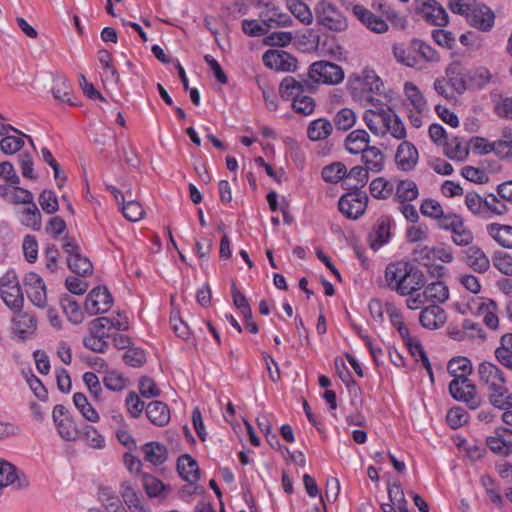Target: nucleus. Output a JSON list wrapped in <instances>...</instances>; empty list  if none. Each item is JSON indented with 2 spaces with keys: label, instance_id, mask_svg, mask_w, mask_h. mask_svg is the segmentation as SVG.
I'll return each mask as SVG.
<instances>
[{
  "label": "nucleus",
  "instance_id": "nucleus-1",
  "mask_svg": "<svg viewBox=\"0 0 512 512\" xmlns=\"http://www.w3.org/2000/svg\"><path fill=\"white\" fill-rule=\"evenodd\" d=\"M367 101L371 108L364 112L363 121L369 130L376 136L390 134L398 140H404L407 136L406 128L395 111L374 96H369Z\"/></svg>",
  "mask_w": 512,
  "mask_h": 512
},
{
  "label": "nucleus",
  "instance_id": "nucleus-2",
  "mask_svg": "<svg viewBox=\"0 0 512 512\" xmlns=\"http://www.w3.org/2000/svg\"><path fill=\"white\" fill-rule=\"evenodd\" d=\"M479 383L485 389L489 403L497 409L512 408V393L506 386L503 371L493 362L483 361L477 367Z\"/></svg>",
  "mask_w": 512,
  "mask_h": 512
},
{
  "label": "nucleus",
  "instance_id": "nucleus-3",
  "mask_svg": "<svg viewBox=\"0 0 512 512\" xmlns=\"http://www.w3.org/2000/svg\"><path fill=\"white\" fill-rule=\"evenodd\" d=\"M317 23L331 31L342 32L348 27L344 14L330 1L321 0L315 6Z\"/></svg>",
  "mask_w": 512,
  "mask_h": 512
},
{
  "label": "nucleus",
  "instance_id": "nucleus-4",
  "mask_svg": "<svg viewBox=\"0 0 512 512\" xmlns=\"http://www.w3.org/2000/svg\"><path fill=\"white\" fill-rule=\"evenodd\" d=\"M308 76L316 84L336 85L343 81L344 71L341 66L322 60L310 65Z\"/></svg>",
  "mask_w": 512,
  "mask_h": 512
},
{
  "label": "nucleus",
  "instance_id": "nucleus-5",
  "mask_svg": "<svg viewBox=\"0 0 512 512\" xmlns=\"http://www.w3.org/2000/svg\"><path fill=\"white\" fill-rule=\"evenodd\" d=\"M449 392L455 400L466 403L470 409H476L481 404L476 386L469 378L453 379L449 383Z\"/></svg>",
  "mask_w": 512,
  "mask_h": 512
},
{
  "label": "nucleus",
  "instance_id": "nucleus-6",
  "mask_svg": "<svg viewBox=\"0 0 512 512\" xmlns=\"http://www.w3.org/2000/svg\"><path fill=\"white\" fill-rule=\"evenodd\" d=\"M0 296L12 310L19 311L23 306V293L14 272H7L0 280Z\"/></svg>",
  "mask_w": 512,
  "mask_h": 512
},
{
  "label": "nucleus",
  "instance_id": "nucleus-7",
  "mask_svg": "<svg viewBox=\"0 0 512 512\" xmlns=\"http://www.w3.org/2000/svg\"><path fill=\"white\" fill-rule=\"evenodd\" d=\"M367 203V194L361 190H354L339 199L338 207L347 218L356 220L364 214Z\"/></svg>",
  "mask_w": 512,
  "mask_h": 512
},
{
  "label": "nucleus",
  "instance_id": "nucleus-8",
  "mask_svg": "<svg viewBox=\"0 0 512 512\" xmlns=\"http://www.w3.org/2000/svg\"><path fill=\"white\" fill-rule=\"evenodd\" d=\"M353 91L369 96L378 95L383 89V82L374 70L364 69L361 74L350 80Z\"/></svg>",
  "mask_w": 512,
  "mask_h": 512
},
{
  "label": "nucleus",
  "instance_id": "nucleus-9",
  "mask_svg": "<svg viewBox=\"0 0 512 512\" xmlns=\"http://www.w3.org/2000/svg\"><path fill=\"white\" fill-rule=\"evenodd\" d=\"M113 304V298L106 287L93 288L86 297L85 310L91 316L107 312Z\"/></svg>",
  "mask_w": 512,
  "mask_h": 512
},
{
  "label": "nucleus",
  "instance_id": "nucleus-10",
  "mask_svg": "<svg viewBox=\"0 0 512 512\" xmlns=\"http://www.w3.org/2000/svg\"><path fill=\"white\" fill-rule=\"evenodd\" d=\"M417 13L427 23L444 27L449 22V16L445 8L436 0H423L417 7Z\"/></svg>",
  "mask_w": 512,
  "mask_h": 512
},
{
  "label": "nucleus",
  "instance_id": "nucleus-11",
  "mask_svg": "<svg viewBox=\"0 0 512 512\" xmlns=\"http://www.w3.org/2000/svg\"><path fill=\"white\" fill-rule=\"evenodd\" d=\"M468 23L483 32H488L494 26V12L485 4L473 3L472 9L466 16Z\"/></svg>",
  "mask_w": 512,
  "mask_h": 512
},
{
  "label": "nucleus",
  "instance_id": "nucleus-12",
  "mask_svg": "<svg viewBox=\"0 0 512 512\" xmlns=\"http://www.w3.org/2000/svg\"><path fill=\"white\" fill-rule=\"evenodd\" d=\"M419 160V153L415 145L409 141H402L396 149L395 163L402 171H412Z\"/></svg>",
  "mask_w": 512,
  "mask_h": 512
},
{
  "label": "nucleus",
  "instance_id": "nucleus-13",
  "mask_svg": "<svg viewBox=\"0 0 512 512\" xmlns=\"http://www.w3.org/2000/svg\"><path fill=\"white\" fill-rule=\"evenodd\" d=\"M262 60L267 67L276 71H294L297 66L296 59L282 50H268Z\"/></svg>",
  "mask_w": 512,
  "mask_h": 512
},
{
  "label": "nucleus",
  "instance_id": "nucleus-14",
  "mask_svg": "<svg viewBox=\"0 0 512 512\" xmlns=\"http://www.w3.org/2000/svg\"><path fill=\"white\" fill-rule=\"evenodd\" d=\"M446 74L451 87L458 94L464 93L467 89H473L468 68L463 67L459 63H453L446 69Z\"/></svg>",
  "mask_w": 512,
  "mask_h": 512
},
{
  "label": "nucleus",
  "instance_id": "nucleus-15",
  "mask_svg": "<svg viewBox=\"0 0 512 512\" xmlns=\"http://www.w3.org/2000/svg\"><path fill=\"white\" fill-rule=\"evenodd\" d=\"M393 55L396 61L407 67L421 70V63L418 59L419 54L417 53L415 40L413 39L409 45L394 44L392 47Z\"/></svg>",
  "mask_w": 512,
  "mask_h": 512
},
{
  "label": "nucleus",
  "instance_id": "nucleus-16",
  "mask_svg": "<svg viewBox=\"0 0 512 512\" xmlns=\"http://www.w3.org/2000/svg\"><path fill=\"white\" fill-rule=\"evenodd\" d=\"M411 264L408 262L390 263L385 269V281L387 286L393 291L399 293L402 290V283L410 270Z\"/></svg>",
  "mask_w": 512,
  "mask_h": 512
},
{
  "label": "nucleus",
  "instance_id": "nucleus-17",
  "mask_svg": "<svg viewBox=\"0 0 512 512\" xmlns=\"http://www.w3.org/2000/svg\"><path fill=\"white\" fill-rule=\"evenodd\" d=\"M310 84L305 80H297L292 76H286L282 79L279 85V94L282 99L293 101L309 90Z\"/></svg>",
  "mask_w": 512,
  "mask_h": 512
},
{
  "label": "nucleus",
  "instance_id": "nucleus-18",
  "mask_svg": "<svg viewBox=\"0 0 512 512\" xmlns=\"http://www.w3.org/2000/svg\"><path fill=\"white\" fill-rule=\"evenodd\" d=\"M465 264L474 272L486 273L491 266L489 257L478 246H469L464 251Z\"/></svg>",
  "mask_w": 512,
  "mask_h": 512
},
{
  "label": "nucleus",
  "instance_id": "nucleus-19",
  "mask_svg": "<svg viewBox=\"0 0 512 512\" xmlns=\"http://www.w3.org/2000/svg\"><path fill=\"white\" fill-rule=\"evenodd\" d=\"M36 328V318L27 312L16 315L12 320L13 334L21 341L30 338Z\"/></svg>",
  "mask_w": 512,
  "mask_h": 512
},
{
  "label": "nucleus",
  "instance_id": "nucleus-20",
  "mask_svg": "<svg viewBox=\"0 0 512 512\" xmlns=\"http://www.w3.org/2000/svg\"><path fill=\"white\" fill-rule=\"evenodd\" d=\"M446 320L447 316L444 309L436 304L425 307L419 315L421 325L430 330L442 327Z\"/></svg>",
  "mask_w": 512,
  "mask_h": 512
},
{
  "label": "nucleus",
  "instance_id": "nucleus-21",
  "mask_svg": "<svg viewBox=\"0 0 512 512\" xmlns=\"http://www.w3.org/2000/svg\"><path fill=\"white\" fill-rule=\"evenodd\" d=\"M261 22L267 26L268 29L276 27H288L292 25L291 17L282 12L277 6L267 4L265 9L260 14Z\"/></svg>",
  "mask_w": 512,
  "mask_h": 512
},
{
  "label": "nucleus",
  "instance_id": "nucleus-22",
  "mask_svg": "<svg viewBox=\"0 0 512 512\" xmlns=\"http://www.w3.org/2000/svg\"><path fill=\"white\" fill-rule=\"evenodd\" d=\"M353 13L368 29L376 33H384L388 30V24L381 17L374 15L362 5H355Z\"/></svg>",
  "mask_w": 512,
  "mask_h": 512
},
{
  "label": "nucleus",
  "instance_id": "nucleus-23",
  "mask_svg": "<svg viewBox=\"0 0 512 512\" xmlns=\"http://www.w3.org/2000/svg\"><path fill=\"white\" fill-rule=\"evenodd\" d=\"M390 221L387 217H380L368 235L370 246L373 250L379 249L390 239Z\"/></svg>",
  "mask_w": 512,
  "mask_h": 512
},
{
  "label": "nucleus",
  "instance_id": "nucleus-24",
  "mask_svg": "<svg viewBox=\"0 0 512 512\" xmlns=\"http://www.w3.org/2000/svg\"><path fill=\"white\" fill-rule=\"evenodd\" d=\"M177 471L184 481L195 484L200 479L199 467L189 454L181 455L177 460Z\"/></svg>",
  "mask_w": 512,
  "mask_h": 512
},
{
  "label": "nucleus",
  "instance_id": "nucleus-25",
  "mask_svg": "<svg viewBox=\"0 0 512 512\" xmlns=\"http://www.w3.org/2000/svg\"><path fill=\"white\" fill-rule=\"evenodd\" d=\"M146 415L150 422L163 427L170 421L169 407L162 401H152L146 406Z\"/></svg>",
  "mask_w": 512,
  "mask_h": 512
},
{
  "label": "nucleus",
  "instance_id": "nucleus-26",
  "mask_svg": "<svg viewBox=\"0 0 512 512\" xmlns=\"http://www.w3.org/2000/svg\"><path fill=\"white\" fill-rule=\"evenodd\" d=\"M369 142V134L363 129H357L348 134L345 140V147L349 153L359 154L370 147Z\"/></svg>",
  "mask_w": 512,
  "mask_h": 512
},
{
  "label": "nucleus",
  "instance_id": "nucleus-27",
  "mask_svg": "<svg viewBox=\"0 0 512 512\" xmlns=\"http://www.w3.org/2000/svg\"><path fill=\"white\" fill-rule=\"evenodd\" d=\"M486 231L500 246L512 249V226L491 223L486 226Z\"/></svg>",
  "mask_w": 512,
  "mask_h": 512
},
{
  "label": "nucleus",
  "instance_id": "nucleus-28",
  "mask_svg": "<svg viewBox=\"0 0 512 512\" xmlns=\"http://www.w3.org/2000/svg\"><path fill=\"white\" fill-rule=\"evenodd\" d=\"M425 283L426 280L424 274L411 265L410 270L402 283V287L405 288H402L403 291L400 290L398 294L401 296L412 295L414 292L423 288Z\"/></svg>",
  "mask_w": 512,
  "mask_h": 512
},
{
  "label": "nucleus",
  "instance_id": "nucleus-29",
  "mask_svg": "<svg viewBox=\"0 0 512 512\" xmlns=\"http://www.w3.org/2000/svg\"><path fill=\"white\" fill-rule=\"evenodd\" d=\"M333 131L332 123L326 118L311 121L307 127V136L311 141L327 139Z\"/></svg>",
  "mask_w": 512,
  "mask_h": 512
},
{
  "label": "nucleus",
  "instance_id": "nucleus-30",
  "mask_svg": "<svg viewBox=\"0 0 512 512\" xmlns=\"http://www.w3.org/2000/svg\"><path fill=\"white\" fill-rule=\"evenodd\" d=\"M120 494L131 512H150V509L142 503L138 494L128 482L121 484Z\"/></svg>",
  "mask_w": 512,
  "mask_h": 512
},
{
  "label": "nucleus",
  "instance_id": "nucleus-31",
  "mask_svg": "<svg viewBox=\"0 0 512 512\" xmlns=\"http://www.w3.org/2000/svg\"><path fill=\"white\" fill-rule=\"evenodd\" d=\"M1 190L4 199L11 204L27 205L34 200V196L29 190L21 188L18 185L2 187Z\"/></svg>",
  "mask_w": 512,
  "mask_h": 512
},
{
  "label": "nucleus",
  "instance_id": "nucleus-32",
  "mask_svg": "<svg viewBox=\"0 0 512 512\" xmlns=\"http://www.w3.org/2000/svg\"><path fill=\"white\" fill-rule=\"evenodd\" d=\"M145 460L153 465H161L168 458L166 447L158 442H149L142 446Z\"/></svg>",
  "mask_w": 512,
  "mask_h": 512
},
{
  "label": "nucleus",
  "instance_id": "nucleus-33",
  "mask_svg": "<svg viewBox=\"0 0 512 512\" xmlns=\"http://www.w3.org/2000/svg\"><path fill=\"white\" fill-rule=\"evenodd\" d=\"M364 167L371 172H380L384 167V154L375 146H370L362 153Z\"/></svg>",
  "mask_w": 512,
  "mask_h": 512
},
{
  "label": "nucleus",
  "instance_id": "nucleus-34",
  "mask_svg": "<svg viewBox=\"0 0 512 512\" xmlns=\"http://www.w3.org/2000/svg\"><path fill=\"white\" fill-rule=\"evenodd\" d=\"M143 487L150 498H166L170 492L169 486L163 484L162 481L155 476L148 474L143 475Z\"/></svg>",
  "mask_w": 512,
  "mask_h": 512
},
{
  "label": "nucleus",
  "instance_id": "nucleus-35",
  "mask_svg": "<svg viewBox=\"0 0 512 512\" xmlns=\"http://www.w3.org/2000/svg\"><path fill=\"white\" fill-rule=\"evenodd\" d=\"M419 195L418 187L413 180H401L397 183L395 200L399 203L411 202Z\"/></svg>",
  "mask_w": 512,
  "mask_h": 512
},
{
  "label": "nucleus",
  "instance_id": "nucleus-36",
  "mask_svg": "<svg viewBox=\"0 0 512 512\" xmlns=\"http://www.w3.org/2000/svg\"><path fill=\"white\" fill-rule=\"evenodd\" d=\"M423 292L424 297L433 304L444 303L449 297L448 287L442 281H435L428 284Z\"/></svg>",
  "mask_w": 512,
  "mask_h": 512
},
{
  "label": "nucleus",
  "instance_id": "nucleus-37",
  "mask_svg": "<svg viewBox=\"0 0 512 512\" xmlns=\"http://www.w3.org/2000/svg\"><path fill=\"white\" fill-rule=\"evenodd\" d=\"M404 92L413 110L417 112L427 111L426 100L415 84L412 82H406L404 84Z\"/></svg>",
  "mask_w": 512,
  "mask_h": 512
},
{
  "label": "nucleus",
  "instance_id": "nucleus-38",
  "mask_svg": "<svg viewBox=\"0 0 512 512\" xmlns=\"http://www.w3.org/2000/svg\"><path fill=\"white\" fill-rule=\"evenodd\" d=\"M447 371L453 379L468 378L472 373V363L466 357H454L448 362Z\"/></svg>",
  "mask_w": 512,
  "mask_h": 512
},
{
  "label": "nucleus",
  "instance_id": "nucleus-39",
  "mask_svg": "<svg viewBox=\"0 0 512 512\" xmlns=\"http://www.w3.org/2000/svg\"><path fill=\"white\" fill-rule=\"evenodd\" d=\"M73 402L81 415L89 422L97 423L100 419L99 414L88 402L86 395L77 392L73 395Z\"/></svg>",
  "mask_w": 512,
  "mask_h": 512
},
{
  "label": "nucleus",
  "instance_id": "nucleus-40",
  "mask_svg": "<svg viewBox=\"0 0 512 512\" xmlns=\"http://www.w3.org/2000/svg\"><path fill=\"white\" fill-rule=\"evenodd\" d=\"M21 223L35 231L41 229L42 216L34 200L28 203L27 207L22 210Z\"/></svg>",
  "mask_w": 512,
  "mask_h": 512
},
{
  "label": "nucleus",
  "instance_id": "nucleus-41",
  "mask_svg": "<svg viewBox=\"0 0 512 512\" xmlns=\"http://www.w3.org/2000/svg\"><path fill=\"white\" fill-rule=\"evenodd\" d=\"M414 40L417 53L419 54L418 59L420 60L421 63V70L427 67L426 64H434L440 61V56L433 47L419 39Z\"/></svg>",
  "mask_w": 512,
  "mask_h": 512
},
{
  "label": "nucleus",
  "instance_id": "nucleus-42",
  "mask_svg": "<svg viewBox=\"0 0 512 512\" xmlns=\"http://www.w3.org/2000/svg\"><path fill=\"white\" fill-rule=\"evenodd\" d=\"M287 8L301 23L310 25L313 22V14L307 4L301 0H288Z\"/></svg>",
  "mask_w": 512,
  "mask_h": 512
},
{
  "label": "nucleus",
  "instance_id": "nucleus-43",
  "mask_svg": "<svg viewBox=\"0 0 512 512\" xmlns=\"http://www.w3.org/2000/svg\"><path fill=\"white\" fill-rule=\"evenodd\" d=\"M61 307L71 323L80 324L83 321V313L80 310L79 304L73 297L69 295L62 297Z\"/></svg>",
  "mask_w": 512,
  "mask_h": 512
},
{
  "label": "nucleus",
  "instance_id": "nucleus-44",
  "mask_svg": "<svg viewBox=\"0 0 512 512\" xmlns=\"http://www.w3.org/2000/svg\"><path fill=\"white\" fill-rule=\"evenodd\" d=\"M99 500L107 512H118L124 508L120 498L108 487H102L99 490Z\"/></svg>",
  "mask_w": 512,
  "mask_h": 512
},
{
  "label": "nucleus",
  "instance_id": "nucleus-45",
  "mask_svg": "<svg viewBox=\"0 0 512 512\" xmlns=\"http://www.w3.org/2000/svg\"><path fill=\"white\" fill-rule=\"evenodd\" d=\"M68 267L75 274L81 276H88L92 274V263L86 257L81 254H75L73 256L67 257Z\"/></svg>",
  "mask_w": 512,
  "mask_h": 512
},
{
  "label": "nucleus",
  "instance_id": "nucleus-46",
  "mask_svg": "<svg viewBox=\"0 0 512 512\" xmlns=\"http://www.w3.org/2000/svg\"><path fill=\"white\" fill-rule=\"evenodd\" d=\"M131 197H132V194H131V191H129L128 192L129 200L125 201L121 205V211L127 220L136 222L143 218L145 212H144V209L142 208V205L139 202L131 199Z\"/></svg>",
  "mask_w": 512,
  "mask_h": 512
},
{
  "label": "nucleus",
  "instance_id": "nucleus-47",
  "mask_svg": "<svg viewBox=\"0 0 512 512\" xmlns=\"http://www.w3.org/2000/svg\"><path fill=\"white\" fill-rule=\"evenodd\" d=\"M71 91L72 88L66 78L57 77L54 79L52 86V94L55 99L61 102L69 103L70 105H74V103L70 99Z\"/></svg>",
  "mask_w": 512,
  "mask_h": 512
},
{
  "label": "nucleus",
  "instance_id": "nucleus-48",
  "mask_svg": "<svg viewBox=\"0 0 512 512\" xmlns=\"http://www.w3.org/2000/svg\"><path fill=\"white\" fill-rule=\"evenodd\" d=\"M347 169L341 162H334L322 169V178L326 182L337 183L346 178Z\"/></svg>",
  "mask_w": 512,
  "mask_h": 512
},
{
  "label": "nucleus",
  "instance_id": "nucleus-49",
  "mask_svg": "<svg viewBox=\"0 0 512 512\" xmlns=\"http://www.w3.org/2000/svg\"><path fill=\"white\" fill-rule=\"evenodd\" d=\"M333 122L338 130L347 131L356 123V114L350 108H342L335 114Z\"/></svg>",
  "mask_w": 512,
  "mask_h": 512
},
{
  "label": "nucleus",
  "instance_id": "nucleus-50",
  "mask_svg": "<svg viewBox=\"0 0 512 512\" xmlns=\"http://www.w3.org/2000/svg\"><path fill=\"white\" fill-rule=\"evenodd\" d=\"M444 146L445 155L452 160L463 161L469 154L467 146L457 138H454L450 142H446Z\"/></svg>",
  "mask_w": 512,
  "mask_h": 512
},
{
  "label": "nucleus",
  "instance_id": "nucleus-51",
  "mask_svg": "<svg viewBox=\"0 0 512 512\" xmlns=\"http://www.w3.org/2000/svg\"><path fill=\"white\" fill-rule=\"evenodd\" d=\"M472 88L482 89L491 82L493 75L485 67L469 69Z\"/></svg>",
  "mask_w": 512,
  "mask_h": 512
},
{
  "label": "nucleus",
  "instance_id": "nucleus-52",
  "mask_svg": "<svg viewBox=\"0 0 512 512\" xmlns=\"http://www.w3.org/2000/svg\"><path fill=\"white\" fill-rule=\"evenodd\" d=\"M370 192L375 198L386 199L392 195L393 186L384 178L379 177L370 183Z\"/></svg>",
  "mask_w": 512,
  "mask_h": 512
},
{
  "label": "nucleus",
  "instance_id": "nucleus-53",
  "mask_svg": "<svg viewBox=\"0 0 512 512\" xmlns=\"http://www.w3.org/2000/svg\"><path fill=\"white\" fill-rule=\"evenodd\" d=\"M452 233V241L457 246L466 247L469 246L473 240L474 236L472 231L465 226L464 222L457 226V228L450 231Z\"/></svg>",
  "mask_w": 512,
  "mask_h": 512
},
{
  "label": "nucleus",
  "instance_id": "nucleus-54",
  "mask_svg": "<svg viewBox=\"0 0 512 512\" xmlns=\"http://www.w3.org/2000/svg\"><path fill=\"white\" fill-rule=\"evenodd\" d=\"M493 266L502 274L512 276V256L503 251H496L492 256Z\"/></svg>",
  "mask_w": 512,
  "mask_h": 512
},
{
  "label": "nucleus",
  "instance_id": "nucleus-55",
  "mask_svg": "<svg viewBox=\"0 0 512 512\" xmlns=\"http://www.w3.org/2000/svg\"><path fill=\"white\" fill-rule=\"evenodd\" d=\"M60 437L66 441H73L78 436V431L70 417H64L63 420L55 423Z\"/></svg>",
  "mask_w": 512,
  "mask_h": 512
},
{
  "label": "nucleus",
  "instance_id": "nucleus-56",
  "mask_svg": "<svg viewBox=\"0 0 512 512\" xmlns=\"http://www.w3.org/2000/svg\"><path fill=\"white\" fill-rule=\"evenodd\" d=\"M23 375L30 389L33 391L34 395L41 401H46L48 399V391L41 382V380L34 374H32L30 371L23 372Z\"/></svg>",
  "mask_w": 512,
  "mask_h": 512
},
{
  "label": "nucleus",
  "instance_id": "nucleus-57",
  "mask_svg": "<svg viewBox=\"0 0 512 512\" xmlns=\"http://www.w3.org/2000/svg\"><path fill=\"white\" fill-rule=\"evenodd\" d=\"M24 145V140L20 136L5 135L0 139V149L4 154H14Z\"/></svg>",
  "mask_w": 512,
  "mask_h": 512
},
{
  "label": "nucleus",
  "instance_id": "nucleus-58",
  "mask_svg": "<svg viewBox=\"0 0 512 512\" xmlns=\"http://www.w3.org/2000/svg\"><path fill=\"white\" fill-rule=\"evenodd\" d=\"M292 108L296 113L308 116L315 110V101L312 97L303 94L292 101Z\"/></svg>",
  "mask_w": 512,
  "mask_h": 512
},
{
  "label": "nucleus",
  "instance_id": "nucleus-59",
  "mask_svg": "<svg viewBox=\"0 0 512 512\" xmlns=\"http://www.w3.org/2000/svg\"><path fill=\"white\" fill-rule=\"evenodd\" d=\"M39 204L47 214H53L59 209L58 199L52 190H44L39 196Z\"/></svg>",
  "mask_w": 512,
  "mask_h": 512
},
{
  "label": "nucleus",
  "instance_id": "nucleus-60",
  "mask_svg": "<svg viewBox=\"0 0 512 512\" xmlns=\"http://www.w3.org/2000/svg\"><path fill=\"white\" fill-rule=\"evenodd\" d=\"M243 32L250 37H259L266 35L268 32L267 26L264 23L255 19H245L242 21Z\"/></svg>",
  "mask_w": 512,
  "mask_h": 512
},
{
  "label": "nucleus",
  "instance_id": "nucleus-61",
  "mask_svg": "<svg viewBox=\"0 0 512 512\" xmlns=\"http://www.w3.org/2000/svg\"><path fill=\"white\" fill-rule=\"evenodd\" d=\"M83 439L88 446L94 449H101L105 444L103 436L91 425L84 427Z\"/></svg>",
  "mask_w": 512,
  "mask_h": 512
},
{
  "label": "nucleus",
  "instance_id": "nucleus-62",
  "mask_svg": "<svg viewBox=\"0 0 512 512\" xmlns=\"http://www.w3.org/2000/svg\"><path fill=\"white\" fill-rule=\"evenodd\" d=\"M368 170L362 166H355L351 168V170L346 173V180H353L354 183L352 186L355 190H359V187H363L368 180Z\"/></svg>",
  "mask_w": 512,
  "mask_h": 512
},
{
  "label": "nucleus",
  "instance_id": "nucleus-63",
  "mask_svg": "<svg viewBox=\"0 0 512 512\" xmlns=\"http://www.w3.org/2000/svg\"><path fill=\"white\" fill-rule=\"evenodd\" d=\"M420 211L424 216L438 220L443 214V208L441 204L431 198L423 200L420 206Z\"/></svg>",
  "mask_w": 512,
  "mask_h": 512
},
{
  "label": "nucleus",
  "instance_id": "nucleus-64",
  "mask_svg": "<svg viewBox=\"0 0 512 512\" xmlns=\"http://www.w3.org/2000/svg\"><path fill=\"white\" fill-rule=\"evenodd\" d=\"M446 420L451 428L457 429L467 423L468 414L461 407H453L448 411Z\"/></svg>",
  "mask_w": 512,
  "mask_h": 512
}]
</instances>
